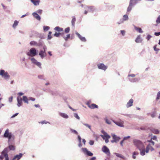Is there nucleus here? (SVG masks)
Returning <instances> with one entry per match:
<instances>
[{
  "label": "nucleus",
  "instance_id": "obj_1",
  "mask_svg": "<svg viewBox=\"0 0 160 160\" xmlns=\"http://www.w3.org/2000/svg\"><path fill=\"white\" fill-rule=\"evenodd\" d=\"M134 145L140 151V153L141 156H143L145 155V152H148L150 147V144H148L145 148L144 143L140 140L134 139L133 140Z\"/></svg>",
  "mask_w": 160,
  "mask_h": 160
},
{
  "label": "nucleus",
  "instance_id": "obj_2",
  "mask_svg": "<svg viewBox=\"0 0 160 160\" xmlns=\"http://www.w3.org/2000/svg\"><path fill=\"white\" fill-rule=\"evenodd\" d=\"M38 54L37 50L36 48H30L29 51L26 52V55L29 57L28 59L31 61V63L36 65L40 69H42L41 63L38 62L34 58V57L37 55Z\"/></svg>",
  "mask_w": 160,
  "mask_h": 160
},
{
  "label": "nucleus",
  "instance_id": "obj_3",
  "mask_svg": "<svg viewBox=\"0 0 160 160\" xmlns=\"http://www.w3.org/2000/svg\"><path fill=\"white\" fill-rule=\"evenodd\" d=\"M9 152V149L5 148L2 151L1 155L0 156V160H3L4 157L5 158V160H9L8 153Z\"/></svg>",
  "mask_w": 160,
  "mask_h": 160
},
{
  "label": "nucleus",
  "instance_id": "obj_4",
  "mask_svg": "<svg viewBox=\"0 0 160 160\" xmlns=\"http://www.w3.org/2000/svg\"><path fill=\"white\" fill-rule=\"evenodd\" d=\"M0 75L5 79H9L10 77L8 73L3 69H1L0 70Z\"/></svg>",
  "mask_w": 160,
  "mask_h": 160
},
{
  "label": "nucleus",
  "instance_id": "obj_5",
  "mask_svg": "<svg viewBox=\"0 0 160 160\" xmlns=\"http://www.w3.org/2000/svg\"><path fill=\"white\" fill-rule=\"evenodd\" d=\"M81 150L85 154L88 156H91L93 155V153L88 151L86 148H82Z\"/></svg>",
  "mask_w": 160,
  "mask_h": 160
},
{
  "label": "nucleus",
  "instance_id": "obj_6",
  "mask_svg": "<svg viewBox=\"0 0 160 160\" xmlns=\"http://www.w3.org/2000/svg\"><path fill=\"white\" fill-rule=\"evenodd\" d=\"M112 121L117 126L121 127H124V125H123V121H122L121 120H120V121H116L114 120H112Z\"/></svg>",
  "mask_w": 160,
  "mask_h": 160
},
{
  "label": "nucleus",
  "instance_id": "obj_7",
  "mask_svg": "<svg viewBox=\"0 0 160 160\" xmlns=\"http://www.w3.org/2000/svg\"><path fill=\"white\" fill-rule=\"evenodd\" d=\"M17 105L18 107H20L22 105V98L18 96L17 98Z\"/></svg>",
  "mask_w": 160,
  "mask_h": 160
},
{
  "label": "nucleus",
  "instance_id": "obj_8",
  "mask_svg": "<svg viewBox=\"0 0 160 160\" xmlns=\"http://www.w3.org/2000/svg\"><path fill=\"white\" fill-rule=\"evenodd\" d=\"M97 66L99 69L103 70L104 71H105L107 68V67L102 63L98 64Z\"/></svg>",
  "mask_w": 160,
  "mask_h": 160
},
{
  "label": "nucleus",
  "instance_id": "obj_9",
  "mask_svg": "<svg viewBox=\"0 0 160 160\" xmlns=\"http://www.w3.org/2000/svg\"><path fill=\"white\" fill-rule=\"evenodd\" d=\"M102 151L105 153L109 156L110 155V152L109 149L105 146H104L102 148Z\"/></svg>",
  "mask_w": 160,
  "mask_h": 160
},
{
  "label": "nucleus",
  "instance_id": "obj_10",
  "mask_svg": "<svg viewBox=\"0 0 160 160\" xmlns=\"http://www.w3.org/2000/svg\"><path fill=\"white\" fill-rule=\"evenodd\" d=\"M101 132L103 134V135H101L100 136L103 138V139H105V138L107 137H108V138H110V136L108 134V133L104 130H102L101 131Z\"/></svg>",
  "mask_w": 160,
  "mask_h": 160
},
{
  "label": "nucleus",
  "instance_id": "obj_11",
  "mask_svg": "<svg viewBox=\"0 0 160 160\" xmlns=\"http://www.w3.org/2000/svg\"><path fill=\"white\" fill-rule=\"evenodd\" d=\"M39 55L40 56L41 59H43L47 56V54L45 51L41 50L39 51Z\"/></svg>",
  "mask_w": 160,
  "mask_h": 160
},
{
  "label": "nucleus",
  "instance_id": "obj_12",
  "mask_svg": "<svg viewBox=\"0 0 160 160\" xmlns=\"http://www.w3.org/2000/svg\"><path fill=\"white\" fill-rule=\"evenodd\" d=\"M76 34L77 35L78 38L80 39V40L82 42H85L86 41V39L84 37H82L80 34H79L77 32H75Z\"/></svg>",
  "mask_w": 160,
  "mask_h": 160
},
{
  "label": "nucleus",
  "instance_id": "obj_13",
  "mask_svg": "<svg viewBox=\"0 0 160 160\" xmlns=\"http://www.w3.org/2000/svg\"><path fill=\"white\" fill-rule=\"evenodd\" d=\"M85 9H87L88 12H92L94 11L95 8L93 6H86L85 8Z\"/></svg>",
  "mask_w": 160,
  "mask_h": 160
},
{
  "label": "nucleus",
  "instance_id": "obj_14",
  "mask_svg": "<svg viewBox=\"0 0 160 160\" xmlns=\"http://www.w3.org/2000/svg\"><path fill=\"white\" fill-rule=\"evenodd\" d=\"M8 142H9L11 141H13L15 139L14 135L12 134L11 132H10V134L8 136Z\"/></svg>",
  "mask_w": 160,
  "mask_h": 160
},
{
  "label": "nucleus",
  "instance_id": "obj_15",
  "mask_svg": "<svg viewBox=\"0 0 160 160\" xmlns=\"http://www.w3.org/2000/svg\"><path fill=\"white\" fill-rule=\"evenodd\" d=\"M133 100L132 99H131L129 101L127 102L126 106L127 108H129L132 106L133 103Z\"/></svg>",
  "mask_w": 160,
  "mask_h": 160
},
{
  "label": "nucleus",
  "instance_id": "obj_16",
  "mask_svg": "<svg viewBox=\"0 0 160 160\" xmlns=\"http://www.w3.org/2000/svg\"><path fill=\"white\" fill-rule=\"evenodd\" d=\"M32 15L33 17L35 18L38 21H40L41 20L40 17L36 12H34L32 13Z\"/></svg>",
  "mask_w": 160,
  "mask_h": 160
},
{
  "label": "nucleus",
  "instance_id": "obj_17",
  "mask_svg": "<svg viewBox=\"0 0 160 160\" xmlns=\"http://www.w3.org/2000/svg\"><path fill=\"white\" fill-rule=\"evenodd\" d=\"M59 114L60 116L65 119H68L69 118L68 116L64 113L59 112Z\"/></svg>",
  "mask_w": 160,
  "mask_h": 160
},
{
  "label": "nucleus",
  "instance_id": "obj_18",
  "mask_svg": "<svg viewBox=\"0 0 160 160\" xmlns=\"http://www.w3.org/2000/svg\"><path fill=\"white\" fill-rule=\"evenodd\" d=\"M22 99L25 103H26L27 104H28L29 103V97L28 98L26 96H23L22 97Z\"/></svg>",
  "mask_w": 160,
  "mask_h": 160
},
{
  "label": "nucleus",
  "instance_id": "obj_19",
  "mask_svg": "<svg viewBox=\"0 0 160 160\" xmlns=\"http://www.w3.org/2000/svg\"><path fill=\"white\" fill-rule=\"evenodd\" d=\"M134 6L135 5L134 4L130 2L129 5L127 9V12H130L131 10L132 7Z\"/></svg>",
  "mask_w": 160,
  "mask_h": 160
},
{
  "label": "nucleus",
  "instance_id": "obj_20",
  "mask_svg": "<svg viewBox=\"0 0 160 160\" xmlns=\"http://www.w3.org/2000/svg\"><path fill=\"white\" fill-rule=\"evenodd\" d=\"M30 44L31 46H35L36 47L40 46V44H38L36 42L33 41L30 42Z\"/></svg>",
  "mask_w": 160,
  "mask_h": 160
},
{
  "label": "nucleus",
  "instance_id": "obj_21",
  "mask_svg": "<svg viewBox=\"0 0 160 160\" xmlns=\"http://www.w3.org/2000/svg\"><path fill=\"white\" fill-rule=\"evenodd\" d=\"M35 6H38L39 5L40 2V0H30Z\"/></svg>",
  "mask_w": 160,
  "mask_h": 160
},
{
  "label": "nucleus",
  "instance_id": "obj_22",
  "mask_svg": "<svg viewBox=\"0 0 160 160\" xmlns=\"http://www.w3.org/2000/svg\"><path fill=\"white\" fill-rule=\"evenodd\" d=\"M112 136L113 139L115 140V141H116V142H117L119 141L121 138L117 136L115 134H112Z\"/></svg>",
  "mask_w": 160,
  "mask_h": 160
},
{
  "label": "nucleus",
  "instance_id": "obj_23",
  "mask_svg": "<svg viewBox=\"0 0 160 160\" xmlns=\"http://www.w3.org/2000/svg\"><path fill=\"white\" fill-rule=\"evenodd\" d=\"M88 107L91 109H94L95 108H98V106L96 104L92 103L91 105H88Z\"/></svg>",
  "mask_w": 160,
  "mask_h": 160
},
{
  "label": "nucleus",
  "instance_id": "obj_24",
  "mask_svg": "<svg viewBox=\"0 0 160 160\" xmlns=\"http://www.w3.org/2000/svg\"><path fill=\"white\" fill-rule=\"evenodd\" d=\"M129 80L132 82H138L139 80V78H129Z\"/></svg>",
  "mask_w": 160,
  "mask_h": 160
},
{
  "label": "nucleus",
  "instance_id": "obj_25",
  "mask_svg": "<svg viewBox=\"0 0 160 160\" xmlns=\"http://www.w3.org/2000/svg\"><path fill=\"white\" fill-rule=\"evenodd\" d=\"M142 41V40L140 35L138 36L136 40H135V42L137 43L141 42Z\"/></svg>",
  "mask_w": 160,
  "mask_h": 160
},
{
  "label": "nucleus",
  "instance_id": "obj_26",
  "mask_svg": "<svg viewBox=\"0 0 160 160\" xmlns=\"http://www.w3.org/2000/svg\"><path fill=\"white\" fill-rule=\"evenodd\" d=\"M54 30L59 32H61L63 31V28H60L58 26H57L55 27L54 28Z\"/></svg>",
  "mask_w": 160,
  "mask_h": 160
},
{
  "label": "nucleus",
  "instance_id": "obj_27",
  "mask_svg": "<svg viewBox=\"0 0 160 160\" xmlns=\"http://www.w3.org/2000/svg\"><path fill=\"white\" fill-rule=\"evenodd\" d=\"M22 156V153H20L19 155H17L14 157V159L19 160L21 158Z\"/></svg>",
  "mask_w": 160,
  "mask_h": 160
},
{
  "label": "nucleus",
  "instance_id": "obj_28",
  "mask_svg": "<svg viewBox=\"0 0 160 160\" xmlns=\"http://www.w3.org/2000/svg\"><path fill=\"white\" fill-rule=\"evenodd\" d=\"M10 134V132H9V130L8 129H7L5 131L4 134V137L5 138H7Z\"/></svg>",
  "mask_w": 160,
  "mask_h": 160
},
{
  "label": "nucleus",
  "instance_id": "obj_29",
  "mask_svg": "<svg viewBox=\"0 0 160 160\" xmlns=\"http://www.w3.org/2000/svg\"><path fill=\"white\" fill-rule=\"evenodd\" d=\"M142 0H130V2L134 4L135 5L138 3L139 2Z\"/></svg>",
  "mask_w": 160,
  "mask_h": 160
},
{
  "label": "nucleus",
  "instance_id": "obj_30",
  "mask_svg": "<svg viewBox=\"0 0 160 160\" xmlns=\"http://www.w3.org/2000/svg\"><path fill=\"white\" fill-rule=\"evenodd\" d=\"M128 19L129 18L128 16L127 15H123L122 19L124 22H125V21H128Z\"/></svg>",
  "mask_w": 160,
  "mask_h": 160
},
{
  "label": "nucleus",
  "instance_id": "obj_31",
  "mask_svg": "<svg viewBox=\"0 0 160 160\" xmlns=\"http://www.w3.org/2000/svg\"><path fill=\"white\" fill-rule=\"evenodd\" d=\"M76 21V18L75 16L72 17V19L71 21L72 24L73 26H74L75 23Z\"/></svg>",
  "mask_w": 160,
  "mask_h": 160
},
{
  "label": "nucleus",
  "instance_id": "obj_32",
  "mask_svg": "<svg viewBox=\"0 0 160 160\" xmlns=\"http://www.w3.org/2000/svg\"><path fill=\"white\" fill-rule=\"evenodd\" d=\"M114 155H116V156L117 157H119V158H124V156L123 155H122V154H119V153H116V152L114 153Z\"/></svg>",
  "mask_w": 160,
  "mask_h": 160
},
{
  "label": "nucleus",
  "instance_id": "obj_33",
  "mask_svg": "<svg viewBox=\"0 0 160 160\" xmlns=\"http://www.w3.org/2000/svg\"><path fill=\"white\" fill-rule=\"evenodd\" d=\"M18 22L17 20H15L14 22V23L12 25V27L13 28H15L18 25Z\"/></svg>",
  "mask_w": 160,
  "mask_h": 160
},
{
  "label": "nucleus",
  "instance_id": "obj_34",
  "mask_svg": "<svg viewBox=\"0 0 160 160\" xmlns=\"http://www.w3.org/2000/svg\"><path fill=\"white\" fill-rule=\"evenodd\" d=\"M135 30L136 31H138V32H139L140 33H142L143 32V31L142 30L141 28L135 27Z\"/></svg>",
  "mask_w": 160,
  "mask_h": 160
},
{
  "label": "nucleus",
  "instance_id": "obj_35",
  "mask_svg": "<svg viewBox=\"0 0 160 160\" xmlns=\"http://www.w3.org/2000/svg\"><path fill=\"white\" fill-rule=\"evenodd\" d=\"M152 132L155 134H158L159 133V131L158 130L156 129H153L152 130Z\"/></svg>",
  "mask_w": 160,
  "mask_h": 160
},
{
  "label": "nucleus",
  "instance_id": "obj_36",
  "mask_svg": "<svg viewBox=\"0 0 160 160\" xmlns=\"http://www.w3.org/2000/svg\"><path fill=\"white\" fill-rule=\"evenodd\" d=\"M8 148L9 149V151L10 150H14L15 149V147L12 145H9L8 147Z\"/></svg>",
  "mask_w": 160,
  "mask_h": 160
},
{
  "label": "nucleus",
  "instance_id": "obj_37",
  "mask_svg": "<svg viewBox=\"0 0 160 160\" xmlns=\"http://www.w3.org/2000/svg\"><path fill=\"white\" fill-rule=\"evenodd\" d=\"M82 124L87 127L90 130H91V125L88 124L83 123H82Z\"/></svg>",
  "mask_w": 160,
  "mask_h": 160
},
{
  "label": "nucleus",
  "instance_id": "obj_38",
  "mask_svg": "<svg viewBox=\"0 0 160 160\" xmlns=\"http://www.w3.org/2000/svg\"><path fill=\"white\" fill-rule=\"evenodd\" d=\"M43 30L44 32L48 31L50 29V27L49 26H44L43 27Z\"/></svg>",
  "mask_w": 160,
  "mask_h": 160
},
{
  "label": "nucleus",
  "instance_id": "obj_39",
  "mask_svg": "<svg viewBox=\"0 0 160 160\" xmlns=\"http://www.w3.org/2000/svg\"><path fill=\"white\" fill-rule=\"evenodd\" d=\"M70 34H67V36L66 37L63 36V38L66 41H67L68 39V38H70Z\"/></svg>",
  "mask_w": 160,
  "mask_h": 160
},
{
  "label": "nucleus",
  "instance_id": "obj_40",
  "mask_svg": "<svg viewBox=\"0 0 160 160\" xmlns=\"http://www.w3.org/2000/svg\"><path fill=\"white\" fill-rule=\"evenodd\" d=\"M73 115L74 117H75L78 120H80V118L77 113H73Z\"/></svg>",
  "mask_w": 160,
  "mask_h": 160
},
{
  "label": "nucleus",
  "instance_id": "obj_41",
  "mask_svg": "<svg viewBox=\"0 0 160 160\" xmlns=\"http://www.w3.org/2000/svg\"><path fill=\"white\" fill-rule=\"evenodd\" d=\"M38 78L40 79H42V80L45 79H44V76L43 75H38Z\"/></svg>",
  "mask_w": 160,
  "mask_h": 160
},
{
  "label": "nucleus",
  "instance_id": "obj_42",
  "mask_svg": "<svg viewBox=\"0 0 160 160\" xmlns=\"http://www.w3.org/2000/svg\"><path fill=\"white\" fill-rule=\"evenodd\" d=\"M105 122H106L108 124H111V122L109 120H108V119H107V118H105Z\"/></svg>",
  "mask_w": 160,
  "mask_h": 160
},
{
  "label": "nucleus",
  "instance_id": "obj_43",
  "mask_svg": "<svg viewBox=\"0 0 160 160\" xmlns=\"http://www.w3.org/2000/svg\"><path fill=\"white\" fill-rule=\"evenodd\" d=\"M70 131L72 132H73L76 135H77L78 134V132L76 130L73 129L72 128H70Z\"/></svg>",
  "mask_w": 160,
  "mask_h": 160
},
{
  "label": "nucleus",
  "instance_id": "obj_44",
  "mask_svg": "<svg viewBox=\"0 0 160 160\" xmlns=\"http://www.w3.org/2000/svg\"><path fill=\"white\" fill-rule=\"evenodd\" d=\"M124 22L123 20L122 19L120 20L118 22H117V23L118 25L120 24H121L123 23H124Z\"/></svg>",
  "mask_w": 160,
  "mask_h": 160
},
{
  "label": "nucleus",
  "instance_id": "obj_45",
  "mask_svg": "<svg viewBox=\"0 0 160 160\" xmlns=\"http://www.w3.org/2000/svg\"><path fill=\"white\" fill-rule=\"evenodd\" d=\"M160 98V91H159L157 93V97L156 99L157 100H158Z\"/></svg>",
  "mask_w": 160,
  "mask_h": 160
},
{
  "label": "nucleus",
  "instance_id": "obj_46",
  "mask_svg": "<svg viewBox=\"0 0 160 160\" xmlns=\"http://www.w3.org/2000/svg\"><path fill=\"white\" fill-rule=\"evenodd\" d=\"M70 31V28L69 27H67L65 29V32L66 33H68Z\"/></svg>",
  "mask_w": 160,
  "mask_h": 160
},
{
  "label": "nucleus",
  "instance_id": "obj_47",
  "mask_svg": "<svg viewBox=\"0 0 160 160\" xmlns=\"http://www.w3.org/2000/svg\"><path fill=\"white\" fill-rule=\"evenodd\" d=\"M156 22L158 24L160 23V15L158 17L156 20Z\"/></svg>",
  "mask_w": 160,
  "mask_h": 160
},
{
  "label": "nucleus",
  "instance_id": "obj_48",
  "mask_svg": "<svg viewBox=\"0 0 160 160\" xmlns=\"http://www.w3.org/2000/svg\"><path fill=\"white\" fill-rule=\"evenodd\" d=\"M61 33L60 32H55V33L54 34V36L56 37H58L59 35L61 34Z\"/></svg>",
  "mask_w": 160,
  "mask_h": 160
},
{
  "label": "nucleus",
  "instance_id": "obj_49",
  "mask_svg": "<svg viewBox=\"0 0 160 160\" xmlns=\"http://www.w3.org/2000/svg\"><path fill=\"white\" fill-rule=\"evenodd\" d=\"M157 45H155L153 47V48H154V50L156 51H157V52H158V51L159 50V49H158V48H157Z\"/></svg>",
  "mask_w": 160,
  "mask_h": 160
},
{
  "label": "nucleus",
  "instance_id": "obj_50",
  "mask_svg": "<svg viewBox=\"0 0 160 160\" xmlns=\"http://www.w3.org/2000/svg\"><path fill=\"white\" fill-rule=\"evenodd\" d=\"M42 12V10L41 9H39L37 11L36 13L38 14H41Z\"/></svg>",
  "mask_w": 160,
  "mask_h": 160
},
{
  "label": "nucleus",
  "instance_id": "obj_51",
  "mask_svg": "<svg viewBox=\"0 0 160 160\" xmlns=\"http://www.w3.org/2000/svg\"><path fill=\"white\" fill-rule=\"evenodd\" d=\"M35 98H33L32 97H29V100H31L32 101H35Z\"/></svg>",
  "mask_w": 160,
  "mask_h": 160
},
{
  "label": "nucleus",
  "instance_id": "obj_52",
  "mask_svg": "<svg viewBox=\"0 0 160 160\" xmlns=\"http://www.w3.org/2000/svg\"><path fill=\"white\" fill-rule=\"evenodd\" d=\"M120 32L122 35L123 36H124L125 34V31L124 30H122Z\"/></svg>",
  "mask_w": 160,
  "mask_h": 160
},
{
  "label": "nucleus",
  "instance_id": "obj_53",
  "mask_svg": "<svg viewBox=\"0 0 160 160\" xmlns=\"http://www.w3.org/2000/svg\"><path fill=\"white\" fill-rule=\"evenodd\" d=\"M39 123H41L42 124H47V123H49L48 122H47L45 120L43 121H42L41 122H39Z\"/></svg>",
  "mask_w": 160,
  "mask_h": 160
},
{
  "label": "nucleus",
  "instance_id": "obj_54",
  "mask_svg": "<svg viewBox=\"0 0 160 160\" xmlns=\"http://www.w3.org/2000/svg\"><path fill=\"white\" fill-rule=\"evenodd\" d=\"M110 138H108V137L105 138V139H103L104 140H105V142L106 143H108L109 142V140L108 139Z\"/></svg>",
  "mask_w": 160,
  "mask_h": 160
},
{
  "label": "nucleus",
  "instance_id": "obj_55",
  "mask_svg": "<svg viewBox=\"0 0 160 160\" xmlns=\"http://www.w3.org/2000/svg\"><path fill=\"white\" fill-rule=\"evenodd\" d=\"M148 142L151 143L152 145H153L154 144V142L152 140V139L149 140H148Z\"/></svg>",
  "mask_w": 160,
  "mask_h": 160
},
{
  "label": "nucleus",
  "instance_id": "obj_56",
  "mask_svg": "<svg viewBox=\"0 0 160 160\" xmlns=\"http://www.w3.org/2000/svg\"><path fill=\"white\" fill-rule=\"evenodd\" d=\"M152 38V36H151L150 35H148L147 36V37H146V39H147L148 41L149 40L150 38Z\"/></svg>",
  "mask_w": 160,
  "mask_h": 160
},
{
  "label": "nucleus",
  "instance_id": "obj_57",
  "mask_svg": "<svg viewBox=\"0 0 160 160\" xmlns=\"http://www.w3.org/2000/svg\"><path fill=\"white\" fill-rule=\"evenodd\" d=\"M94 141L93 140H90L89 142V144L91 145H92L94 144Z\"/></svg>",
  "mask_w": 160,
  "mask_h": 160
},
{
  "label": "nucleus",
  "instance_id": "obj_58",
  "mask_svg": "<svg viewBox=\"0 0 160 160\" xmlns=\"http://www.w3.org/2000/svg\"><path fill=\"white\" fill-rule=\"evenodd\" d=\"M24 94V93L22 92H18L17 94L18 96H19V97H20V96H21L22 95H23Z\"/></svg>",
  "mask_w": 160,
  "mask_h": 160
},
{
  "label": "nucleus",
  "instance_id": "obj_59",
  "mask_svg": "<svg viewBox=\"0 0 160 160\" xmlns=\"http://www.w3.org/2000/svg\"><path fill=\"white\" fill-rule=\"evenodd\" d=\"M130 136H128L127 137H125L123 138V141H125V140H127V139L130 138Z\"/></svg>",
  "mask_w": 160,
  "mask_h": 160
},
{
  "label": "nucleus",
  "instance_id": "obj_60",
  "mask_svg": "<svg viewBox=\"0 0 160 160\" xmlns=\"http://www.w3.org/2000/svg\"><path fill=\"white\" fill-rule=\"evenodd\" d=\"M78 139L79 141V142H81V137L79 135H78Z\"/></svg>",
  "mask_w": 160,
  "mask_h": 160
},
{
  "label": "nucleus",
  "instance_id": "obj_61",
  "mask_svg": "<svg viewBox=\"0 0 160 160\" xmlns=\"http://www.w3.org/2000/svg\"><path fill=\"white\" fill-rule=\"evenodd\" d=\"M136 76V75L134 74H129L128 75V77H134Z\"/></svg>",
  "mask_w": 160,
  "mask_h": 160
},
{
  "label": "nucleus",
  "instance_id": "obj_62",
  "mask_svg": "<svg viewBox=\"0 0 160 160\" xmlns=\"http://www.w3.org/2000/svg\"><path fill=\"white\" fill-rule=\"evenodd\" d=\"M154 35L156 36H158L160 35V32H155Z\"/></svg>",
  "mask_w": 160,
  "mask_h": 160
},
{
  "label": "nucleus",
  "instance_id": "obj_63",
  "mask_svg": "<svg viewBox=\"0 0 160 160\" xmlns=\"http://www.w3.org/2000/svg\"><path fill=\"white\" fill-rule=\"evenodd\" d=\"M18 114V113H16L15 114H14L11 117V118H13L14 117H15L17 116Z\"/></svg>",
  "mask_w": 160,
  "mask_h": 160
},
{
  "label": "nucleus",
  "instance_id": "obj_64",
  "mask_svg": "<svg viewBox=\"0 0 160 160\" xmlns=\"http://www.w3.org/2000/svg\"><path fill=\"white\" fill-rule=\"evenodd\" d=\"M52 38V37L51 36V35H48V40H50Z\"/></svg>",
  "mask_w": 160,
  "mask_h": 160
}]
</instances>
